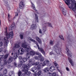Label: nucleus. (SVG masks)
<instances>
[{
	"label": "nucleus",
	"instance_id": "34",
	"mask_svg": "<svg viewBox=\"0 0 76 76\" xmlns=\"http://www.w3.org/2000/svg\"><path fill=\"white\" fill-rule=\"evenodd\" d=\"M10 38V33H9V34L7 33V38L8 39V38Z\"/></svg>",
	"mask_w": 76,
	"mask_h": 76
},
{
	"label": "nucleus",
	"instance_id": "6",
	"mask_svg": "<svg viewBox=\"0 0 76 76\" xmlns=\"http://www.w3.org/2000/svg\"><path fill=\"white\" fill-rule=\"evenodd\" d=\"M22 71L23 72L26 74V76H29L31 72H28V69H26L25 68H22Z\"/></svg>",
	"mask_w": 76,
	"mask_h": 76
},
{
	"label": "nucleus",
	"instance_id": "41",
	"mask_svg": "<svg viewBox=\"0 0 76 76\" xmlns=\"http://www.w3.org/2000/svg\"><path fill=\"white\" fill-rule=\"evenodd\" d=\"M56 67L58 70H59V66L58 64L55 65Z\"/></svg>",
	"mask_w": 76,
	"mask_h": 76
},
{
	"label": "nucleus",
	"instance_id": "32",
	"mask_svg": "<svg viewBox=\"0 0 76 76\" xmlns=\"http://www.w3.org/2000/svg\"><path fill=\"white\" fill-rule=\"evenodd\" d=\"M8 56H9V54H6L4 55V58L6 59V58H7L8 57Z\"/></svg>",
	"mask_w": 76,
	"mask_h": 76
},
{
	"label": "nucleus",
	"instance_id": "16",
	"mask_svg": "<svg viewBox=\"0 0 76 76\" xmlns=\"http://www.w3.org/2000/svg\"><path fill=\"white\" fill-rule=\"evenodd\" d=\"M38 49L39 50V51H41L42 53V54L44 55H45V52L44 51L43 49H42V48H39V49Z\"/></svg>",
	"mask_w": 76,
	"mask_h": 76
},
{
	"label": "nucleus",
	"instance_id": "35",
	"mask_svg": "<svg viewBox=\"0 0 76 76\" xmlns=\"http://www.w3.org/2000/svg\"><path fill=\"white\" fill-rule=\"evenodd\" d=\"M31 3L32 4V7H33V9L34 10H35V5H34V4H33L32 2H31Z\"/></svg>",
	"mask_w": 76,
	"mask_h": 76
},
{
	"label": "nucleus",
	"instance_id": "39",
	"mask_svg": "<svg viewBox=\"0 0 76 76\" xmlns=\"http://www.w3.org/2000/svg\"><path fill=\"white\" fill-rule=\"evenodd\" d=\"M46 24H47V25H48V26H49V27H50L53 28V27L52 26H51V23H46Z\"/></svg>",
	"mask_w": 76,
	"mask_h": 76
},
{
	"label": "nucleus",
	"instance_id": "4",
	"mask_svg": "<svg viewBox=\"0 0 76 76\" xmlns=\"http://www.w3.org/2000/svg\"><path fill=\"white\" fill-rule=\"evenodd\" d=\"M35 54V52L34 51V50H31L30 51V53H27V55H26V57L27 58H29L31 55L32 56H34Z\"/></svg>",
	"mask_w": 76,
	"mask_h": 76
},
{
	"label": "nucleus",
	"instance_id": "50",
	"mask_svg": "<svg viewBox=\"0 0 76 76\" xmlns=\"http://www.w3.org/2000/svg\"><path fill=\"white\" fill-rule=\"evenodd\" d=\"M7 61H5L4 63V65H6V64H7Z\"/></svg>",
	"mask_w": 76,
	"mask_h": 76
},
{
	"label": "nucleus",
	"instance_id": "36",
	"mask_svg": "<svg viewBox=\"0 0 76 76\" xmlns=\"http://www.w3.org/2000/svg\"><path fill=\"white\" fill-rule=\"evenodd\" d=\"M4 56V55H0V63L1 61V58H3V57Z\"/></svg>",
	"mask_w": 76,
	"mask_h": 76
},
{
	"label": "nucleus",
	"instance_id": "3",
	"mask_svg": "<svg viewBox=\"0 0 76 76\" xmlns=\"http://www.w3.org/2000/svg\"><path fill=\"white\" fill-rule=\"evenodd\" d=\"M25 43H23L22 45V46L23 48H24V50H25V51L26 52H29V48L28 47L27 45H26V44L25 43V42L24 41Z\"/></svg>",
	"mask_w": 76,
	"mask_h": 76
},
{
	"label": "nucleus",
	"instance_id": "13",
	"mask_svg": "<svg viewBox=\"0 0 76 76\" xmlns=\"http://www.w3.org/2000/svg\"><path fill=\"white\" fill-rule=\"evenodd\" d=\"M4 40L5 42L4 44V46L6 47L7 46V45L8 44V41H7V39H6V38H4Z\"/></svg>",
	"mask_w": 76,
	"mask_h": 76
},
{
	"label": "nucleus",
	"instance_id": "60",
	"mask_svg": "<svg viewBox=\"0 0 76 76\" xmlns=\"http://www.w3.org/2000/svg\"><path fill=\"white\" fill-rule=\"evenodd\" d=\"M34 58L36 60H37V59H38V57H37V56H35Z\"/></svg>",
	"mask_w": 76,
	"mask_h": 76
},
{
	"label": "nucleus",
	"instance_id": "12",
	"mask_svg": "<svg viewBox=\"0 0 76 76\" xmlns=\"http://www.w3.org/2000/svg\"><path fill=\"white\" fill-rule=\"evenodd\" d=\"M28 58H23L22 59V61H20V62L21 63V64H22L23 63H25V62H26L27 61V60Z\"/></svg>",
	"mask_w": 76,
	"mask_h": 76
},
{
	"label": "nucleus",
	"instance_id": "37",
	"mask_svg": "<svg viewBox=\"0 0 76 76\" xmlns=\"http://www.w3.org/2000/svg\"><path fill=\"white\" fill-rule=\"evenodd\" d=\"M29 63L30 64H31L32 63V59H30L29 60Z\"/></svg>",
	"mask_w": 76,
	"mask_h": 76
},
{
	"label": "nucleus",
	"instance_id": "21",
	"mask_svg": "<svg viewBox=\"0 0 76 76\" xmlns=\"http://www.w3.org/2000/svg\"><path fill=\"white\" fill-rule=\"evenodd\" d=\"M35 27H36V25L33 24L31 26L30 28L31 29H34Z\"/></svg>",
	"mask_w": 76,
	"mask_h": 76
},
{
	"label": "nucleus",
	"instance_id": "63",
	"mask_svg": "<svg viewBox=\"0 0 76 76\" xmlns=\"http://www.w3.org/2000/svg\"><path fill=\"white\" fill-rule=\"evenodd\" d=\"M39 32L40 34H42V31H41V29L39 30Z\"/></svg>",
	"mask_w": 76,
	"mask_h": 76
},
{
	"label": "nucleus",
	"instance_id": "9",
	"mask_svg": "<svg viewBox=\"0 0 76 76\" xmlns=\"http://www.w3.org/2000/svg\"><path fill=\"white\" fill-rule=\"evenodd\" d=\"M18 51L19 53H20V55H22V54H23L24 53V50L22 48H20Z\"/></svg>",
	"mask_w": 76,
	"mask_h": 76
},
{
	"label": "nucleus",
	"instance_id": "10",
	"mask_svg": "<svg viewBox=\"0 0 76 76\" xmlns=\"http://www.w3.org/2000/svg\"><path fill=\"white\" fill-rule=\"evenodd\" d=\"M24 6V4L22 1L20 2L19 4V7L21 9H23V7Z\"/></svg>",
	"mask_w": 76,
	"mask_h": 76
},
{
	"label": "nucleus",
	"instance_id": "53",
	"mask_svg": "<svg viewBox=\"0 0 76 76\" xmlns=\"http://www.w3.org/2000/svg\"><path fill=\"white\" fill-rule=\"evenodd\" d=\"M40 61H44V58H41L40 59Z\"/></svg>",
	"mask_w": 76,
	"mask_h": 76
},
{
	"label": "nucleus",
	"instance_id": "5",
	"mask_svg": "<svg viewBox=\"0 0 76 76\" xmlns=\"http://www.w3.org/2000/svg\"><path fill=\"white\" fill-rule=\"evenodd\" d=\"M64 1H65V2L67 5H70V4H71L70 1H72V6H73L74 4H75V2L74 1L72 2V1H71V0H64Z\"/></svg>",
	"mask_w": 76,
	"mask_h": 76
},
{
	"label": "nucleus",
	"instance_id": "29",
	"mask_svg": "<svg viewBox=\"0 0 76 76\" xmlns=\"http://www.w3.org/2000/svg\"><path fill=\"white\" fill-rule=\"evenodd\" d=\"M36 54H37V55H38V56H39V57L40 58H41L42 57V56L41 55V53H36Z\"/></svg>",
	"mask_w": 76,
	"mask_h": 76
},
{
	"label": "nucleus",
	"instance_id": "59",
	"mask_svg": "<svg viewBox=\"0 0 76 76\" xmlns=\"http://www.w3.org/2000/svg\"><path fill=\"white\" fill-rule=\"evenodd\" d=\"M4 53H7V51L6 50H4Z\"/></svg>",
	"mask_w": 76,
	"mask_h": 76
},
{
	"label": "nucleus",
	"instance_id": "20",
	"mask_svg": "<svg viewBox=\"0 0 76 76\" xmlns=\"http://www.w3.org/2000/svg\"><path fill=\"white\" fill-rule=\"evenodd\" d=\"M15 26V23H13L12 24L11 26V30H12V29H14V27Z\"/></svg>",
	"mask_w": 76,
	"mask_h": 76
},
{
	"label": "nucleus",
	"instance_id": "54",
	"mask_svg": "<svg viewBox=\"0 0 76 76\" xmlns=\"http://www.w3.org/2000/svg\"><path fill=\"white\" fill-rule=\"evenodd\" d=\"M52 76H56V73H53L52 74Z\"/></svg>",
	"mask_w": 76,
	"mask_h": 76
},
{
	"label": "nucleus",
	"instance_id": "58",
	"mask_svg": "<svg viewBox=\"0 0 76 76\" xmlns=\"http://www.w3.org/2000/svg\"><path fill=\"white\" fill-rule=\"evenodd\" d=\"M34 76H38V74H37L34 73Z\"/></svg>",
	"mask_w": 76,
	"mask_h": 76
},
{
	"label": "nucleus",
	"instance_id": "48",
	"mask_svg": "<svg viewBox=\"0 0 76 76\" xmlns=\"http://www.w3.org/2000/svg\"><path fill=\"white\" fill-rule=\"evenodd\" d=\"M3 46V42H0V47H1Z\"/></svg>",
	"mask_w": 76,
	"mask_h": 76
},
{
	"label": "nucleus",
	"instance_id": "31",
	"mask_svg": "<svg viewBox=\"0 0 76 76\" xmlns=\"http://www.w3.org/2000/svg\"><path fill=\"white\" fill-rule=\"evenodd\" d=\"M41 73H42L41 71H39L37 73V75H38V76H40V75H41Z\"/></svg>",
	"mask_w": 76,
	"mask_h": 76
},
{
	"label": "nucleus",
	"instance_id": "24",
	"mask_svg": "<svg viewBox=\"0 0 76 76\" xmlns=\"http://www.w3.org/2000/svg\"><path fill=\"white\" fill-rule=\"evenodd\" d=\"M54 41H52V40H50V45H54Z\"/></svg>",
	"mask_w": 76,
	"mask_h": 76
},
{
	"label": "nucleus",
	"instance_id": "38",
	"mask_svg": "<svg viewBox=\"0 0 76 76\" xmlns=\"http://www.w3.org/2000/svg\"><path fill=\"white\" fill-rule=\"evenodd\" d=\"M22 74V72L20 71H19L18 72V76H20L21 74Z\"/></svg>",
	"mask_w": 76,
	"mask_h": 76
},
{
	"label": "nucleus",
	"instance_id": "42",
	"mask_svg": "<svg viewBox=\"0 0 76 76\" xmlns=\"http://www.w3.org/2000/svg\"><path fill=\"white\" fill-rule=\"evenodd\" d=\"M13 61V57H10V62L11 63Z\"/></svg>",
	"mask_w": 76,
	"mask_h": 76
},
{
	"label": "nucleus",
	"instance_id": "27",
	"mask_svg": "<svg viewBox=\"0 0 76 76\" xmlns=\"http://www.w3.org/2000/svg\"><path fill=\"white\" fill-rule=\"evenodd\" d=\"M2 64V63H0V71H1V70H2V69H3V66L1 65Z\"/></svg>",
	"mask_w": 76,
	"mask_h": 76
},
{
	"label": "nucleus",
	"instance_id": "52",
	"mask_svg": "<svg viewBox=\"0 0 76 76\" xmlns=\"http://www.w3.org/2000/svg\"><path fill=\"white\" fill-rule=\"evenodd\" d=\"M3 50V48H0V53L2 52Z\"/></svg>",
	"mask_w": 76,
	"mask_h": 76
},
{
	"label": "nucleus",
	"instance_id": "26",
	"mask_svg": "<svg viewBox=\"0 0 76 76\" xmlns=\"http://www.w3.org/2000/svg\"><path fill=\"white\" fill-rule=\"evenodd\" d=\"M15 48H19L20 47V46L18 44H15Z\"/></svg>",
	"mask_w": 76,
	"mask_h": 76
},
{
	"label": "nucleus",
	"instance_id": "45",
	"mask_svg": "<svg viewBox=\"0 0 76 76\" xmlns=\"http://www.w3.org/2000/svg\"><path fill=\"white\" fill-rule=\"evenodd\" d=\"M61 9L62 10V12H66V9H65V8L62 7Z\"/></svg>",
	"mask_w": 76,
	"mask_h": 76
},
{
	"label": "nucleus",
	"instance_id": "49",
	"mask_svg": "<svg viewBox=\"0 0 76 76\" xmlns=\"http://www.w3.org/2000/svg\"><path fill=\"white\" fill-rule=\"evenodd\" d=\"M60 38L61 39H63V40H64V38H63V36H59Z\"/></svg>",
	"mask_w": 76,
	"mask_h": 76
},
{
	"label": "nucleus",
	"instance_id": "33",
	"mask_svg": "<svg viewBox=\"0 0 76 76\" xmlns=\"http://www.w3.org/2000/svg\"><path fill=\"white\" fill-rule=\"evenodd\" d=\"M47 76H53V74L50 73H48L47 74Z\"/></svg>",
	"mask_w": 76,
	"mask_h": 76
},
{
	"label": "nucleus",
	"instance_id": "57",
	"mask_svg": "<svg viewBox=\"0 0 76 76\" xmlns=\"http://www.w3.org/2000/svg\"><path fill=\"white\" fill-rule=\"evenodd\" d=\"M14 66H17V64L15 62H14Z\"/></svg>",
	"mask_w": 76,
	"mask_h": 76
},
{
	"label": "nucleus",
	"instance_id": "8",
	"mask_svg": "<svg viewBox=\"0 0 76 76\" xmlns=\"http://www.w3.org/2000/svg\"><path fill=\"white\" fill-rule=\"evenodd\" d=\"M4 1L5 3V4L6 6H7V9L8 10H10V8L9 6V4H8V2H7V0H3Z\"/></svg>",
	"mask_w": 76,
	"mask_h": 76
},
{
	"label": "nucleus",
	"instance_id": "19",
	"mask_svg": "<svg viewBox=\"0 0 76 76\" xmlns=\"http://www.w3.org/2000/svg\"><path fill=\"white\" fill-rule=\"evenodd\" d=\"M50 61H49L48 60H46L43 62V64L45 65H46L47 64L49 63Z\"/></svg>",
	"mask_w": 76,
	"mask_h": 76
},
{
	"label": "nucleus",
	"instance_id": "25",
	"mask_svg": "<svg viewBox=\"0 0 76 76\" xmlns=\"http://www.w3.org/2000/svg\"><path fill=\"white\" fill-rule=\"evenodd\" d=\"M48 68H45L43 70V72H44L45 73H46L47 72H48Z\"/></svg>",
	"mask_w": 76,
	"mask_h": 76
},
{
	"label": "nucleus",
	"instance_id": "28",
	"mask_svg": "<svg viewBox=\"0 0 76 76\" xmlns=\"http://www.w3.org/2000/svg\"><path fill=\"white\" fill-rule=\"evenodd\" d=\"M33 42H34V43H35V44H36L37 47H38V49H39V45H38V44L37 42L35 40L34 41H33Z\"/></svg>",
	"mask_w": 76,
	"mask_h": 76
},
{
	"label": "nucleus",
	"instance_id": "2",
	"mask_svg": "<svg viewBox=\"0 0 76 76\" xmlns=\"http://www.w3.org/2000/svg\"><path fill=\"white\" fill-rule=\"evenodd\" d=\"M41 66L40 65H39L37 67H36L34 68H32L31 69V71H32L34 73H36L37 72L38 70H39L41 69Z\"/></svg>",
	"mask_w": 76,
	"mask_h": 76
},
{
	"label": "nucleus",
	"instance_id": "1",
	"mask_svg": "<svg viewBox=\"0 0 76 76\" xmlns=\"http://www.w3.org/2000/svg\"><path fill=\"white\" fill-rule=\"evenodd\" d=\"M57 45H59V43H57L56 44V45L54 46V51H56V53L58 54H60L61 52H60L61 49L59 47H58Z\"/></svg>",
	"mask_w": 76,
	"mask_h": 76
},
{
	"label": "nucleus",
	"instance_id": "22",
	"mask_svg": "<svg viewBox=\"0 0 76 76\" xmlns=\"http://www.w3.org/2000/svg\"><path fill=\"white\" fill-rule=\"evenodd\" d=\"M13 32H10V38H13Z\"/></svg>",
	"mask_w": 76,
	"mask_h": 76
},
{
	"label": "nucleus",
	"instance_id": "18",
	"mask_svg": "<svg viewBox=\"0 0 76 76\" xmlns=\"http://www.w3.org/2000/svg\"><path fill=\"white\" fill-rule=\"evenodd\" d=\"M35 21L36 22H38V16L36 14H35Z\"/></svg>",
	"mask_w": 76,
	"mask_h": 76
},
{
	"label": "nucleus",
	"instance_id": "62",
	"mask_svg": "<svg viewBox=\"0 0 76 76\" xmlns=\"http://www.w3.org/2000/svg\"><path fill=\"white\" fill-rule=\"evenodd\" d=\"M66 70H67V71H69V68H68V67H66Z\"/></svg>",
	"mask_w": 76,
	"mask_h": 76
},
{
	"label": "nucleus",
	"instance_id": "55",
	"mask_svg": "<svg viewBox=\"0 0 76 76\" xmlns=\"http://www.w3.org/2000/svg\"><path fill=\"white\" fill-rule=\"evenodd\" d=\"M36 66H38V65H39V62H37L35 64Z\"/></svg>",
	"mask_w": 76,
	"mask_h": 76
},
{
	"label": "nucleus",
	"instance_id": "40",
	"mask_svg": "<svg viewBox=\"0 0 76 76\" xmlns=\"http://www.w3.org/2000/svg\"><path fill=\"white\" fill-rule=\"evenodd\" d=\"M28 39L29 40H30V41H35V40L31 39V37H29Z\"/></svg>",
	"mask_w": 76,
	"mask_h": 76
},
{
	"label": "nucleus",
	"instance_id": "64",
	"mask_svg": "<svg viewBox=\"0 0 76 76\" xmlns=\"http://www.w3.org/2000/svg\"><path fill=\"white\" fill-rule=\"evenodd\" d=\"M18 12H16L15 13V16H18Z\"/></svg>",
	"mask_w": 76,
	"mask_h": 76
},
{
	"label": "nucleus",
	"instance_id": "43",
	"mask_svg": "<svg viewBox=\"0 0 76 76\" xmlns=\"http://www.w3.org/2000/svg\"><path fill=\"white\" fill-rule=\"evenodd\" d=\"M7 72V70L6 69H4L3 71V73L4 74H6Z\"/></svg>",
	"mask_w": 76,
	"mask_h": 76
},
{
	"label": "nucleus",
	"instance_id": "51",
	"mask_svg": "<svg viewBox=\"0 0 76 76\" xmlns=\"http://www.w3.org/2000/svg\"><path fill=\"white\" fill-rule=\"evenodd\" d=\"M63 12V15H64L65 16L66 15V11L64 12Z\"/></svg>",
	"mask_w": 76,
	"mask_h": 76
},
{
	"label": "nucleus",
	"instance_id": "61",
	"mask_svg": "<svg viewBox=\"0 0 76 76\" xmlns=\"http://www.w3.org/2000/svg\"><path fill=\"white\" fill-rule=\"evenodd\" d=\"M8 63H10V58H9V59L8 60Z\"/></svg>",
	"mask_w": 76,
	"mask_h": 76
},
{
	"label": "nucleus",
	"instance_id": "30",
	"mask_svg": "<svg viewBox=\"0 0 76 76\" xmlns=\"http://www.w3.org/2000/svg\"><path fill=\"white\" fill-rule=\"evenodd\" d=\"M43 31L44 32H45V31H46V27L44 26L43 27Z\"/></svg>",
	"mask_w": 76,
	"mask_h": 76
},
{
	"label": "nucleus",
	"instance_id": "44",
	"mask_svg": "<svg viewBox=\"0 0 76 76\" xmlns=\"http://www.w3.org/2000/svg\"><path fill=\"white\" fill-rule=\"evenodd\" d=\"M20 36L21 39H23V34H21L20 35Z\"/></svg>",
	"mask_w": 76,
	"mask_h": 76
},
{
	"label": "nucleus",
	"instance_id": "15",
	"mask_svg": "<svg viewBox=\"0 0 76 76\" xmlns=\"http://www.w3.org/2000/svg\"><path fill=\"white\" fill-rule=\"evenodd\" d=\"M68 60L71 65L72 66H73L74 65V64L73 63V61H72V59H70V58H69Z\"/></svg>",
	"mask_w": 76,
	"mask_h": 76
},
{
	"label": "nucleus",
	"instance_id": "56",
	"mask_svg": "<svg viewBox=\"0 0 76 76\" xmlns=\"http://www.w3.org/2000/svg\"><path fill=\"white\" fill-rule=\"evenodd\" d=\"M54 65L55 66L56 65H57V63L56 62V61H55L53 63Z\"/></svg>",
	"mask_w": 76,
	"mask_h": 76
},
{
	"label": "nucleus",
	"instance_id": "7",
	"mask_svg": "<svg viewBox=\"0 0 76 76\" xmlns=\"http://www.w3.org/2000/svg\"><path fill=\"white\" fill-rule=\"evenodd\" d=\"M23 68H25L26 70H28V69H29V68L30 67V65L29 64H27L26 65H25V64H23L22 67L21 68L22 70V68H23Z\"/></svg>",
	"mask_w": 76,
	"mask_h": 76
},
{
	"label": "nucleus",
	"instance_id": "47",
	"mask_svg": "<svg viewBox=\"0 0 76 76\" xmlns=\"http://www.w3.org/2000/svg\"><path fill=\"white\" fill-rule=\"evenodd\" d=\"M18 59L20 60H22V57L21 56H19L18 57Z\"/></svg>",
	"mask_w": 76,
	"mask_h": 76
},
{
	"label": "nucleus",
	"instance_id": "23",
	"mask_svg": "<svg viewBox=\"0 0 76 76\" xmlns=\"http://www.w3.org/2000/svg\"><path fill=\"white\" fill-rule=\"evenodd\" d=\"M50 70L51 72H53V71H54V66H51L50 68Z\"/></svg>",
	"mask_w": 76,
	"mask_h": 76
},
{
	"label": "nucleus",
	"instance_id": "17",
	"mask_svg": "<svg viewBox=\"0 0 76 76\" xmlns=\"http://www.w3.org/2000/svg\"><path fill=\"white\" fill-rule=\"evenodd\" d=\"M36 39L37 41H38V42L39 43V44H41V40L39 39V38L38 37H36Z\"/></svg>",
	"mask_w": 76,
	"mask_h": 76
},
{
	"label": "nucleus",
	"instance_id": "11",
	"mask_svg": "<svg viewBox=\"0 0 76 76\" xmlns=\"http://www.w3.org/2000/svg\"><path fill=\"white\" fill-rule=\"evenodd\" d=\"M66 50L67 52V56H70V57H71L72 56V53H71L70 51V50H69V49H68V48H66Z\"/></svg>",
	"mask_w": 76,
	"mask_h": 76
},
{
	"label": "nucleus",
	"instance_id": "14",
	"mask_svg": "<svg viewBox=\"0 0 76 76\" xmlns=\"http://www.w3.org/2000/svg\"><path fill=\"white\" fill-rule=\"evenodd\" d=\"M18 53H15L14 55V58L15 59H16V58H17L18 57Z\"/></svg>",
	"mask_w": 76,
	"mask_h": 76
},
{
	"label": "nucleus",
	"instance_id": "46",
	"mask_svg": "<svg viewBox=\"0 0 76 76\" xmlns=\"http://www.w3.org/2000/svg\"><path fill=\"white\" fill-rule=\"evenodd\" d=\"M8 20L9 21H10V14H8Z\"/></svg>",
	"mask_w": 76,
	"mask_h": 76
}]
</instances>
